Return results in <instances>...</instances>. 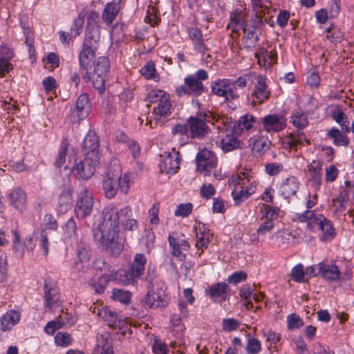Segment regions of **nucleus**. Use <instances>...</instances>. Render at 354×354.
<instances>
[{
	"instance_id": "bb28decb",
	"label": "nucleus",
	"mask_w": 354,
	"mask_h": 354,
	"mask_svg": "<svg viewBox=\"0 0 354 354\" xmlns=\"http://www.w3.org/2000/svg\"><path fill=\"white\" fill-rule=\"evenodd\" d=\"M100 39V32L98 26L87 27L83 45L98 48Z\"/></svg>"
},
{
	"instance_id": "cd10ccee",
	"label": "nucleus",
	"mask_w": 354,
	"mask_h": 354,
	"mask_svg": "<svg viewBox=\"0 0 354 354\" xmlns=\"http://www.w3.org/2000/svg\"><path fill=\"white\" fill-rule=\"evenodd\" d=\"M252 149L255 155L261 156L269 148L270 142L267 137L256 135L251 138Z\"/></svg>"
},
{
	"instance_id": "f3484780",
	"label": "nucleus",
	"mask_w": 354,
	"mask_h": 354,
	"mask_svg": "<svg viewBox=\"0 0 354 354\" xmlns=\"http://www.w3.org/2000/svg\"><path fill=\"white\" fill-rule=\"evenodd\" d=\"M97 315L112 328H121L124 324L123 318L116 312L111 310L106 306L98 308Z\"/></svg>"
},
{
	"instance_id": "c85d7f7f",
	"label": "nucleus",
	"mask_w": 354,
	"mask_h": 354,
	"mask_svg": "<svg viewBox=\"0 0 354 354\" xmlns=\"http://www.w3.org/2000/svg\"><path fill=\"white\" fill-rule=\"evenodd\" d=\"M121 1L122 0H113L106 4L102 13V18L106 24H111L115 19L120 9Z\"/></svg>"
},
{
	"instance_id": "f8f14e48",
	"label": "nucleus",
	"mask_w": 354,
	"mask_h": 354,
	"mask_svg": "<svg viewBox=\"0 0 354 354\" xmlns=\"http://www.w3.org/2000/svg\"><path fill=\"white\" fill-rule=\"evenodd\" d=\"M286 127V119L282 115L268 114L262 118V127L268 133L279 132Z\"/></svg>"
},
{
	"instance_id": "b1692460",
	"label": "nucleus",
	"mask_w": 354,
	"mask_h": 354,
	"mask_svg": "<svg viewBox=\"0 0 354 354\" xmlns=\"http://www.w3.org/2000/svg\"><path fill=\"white\" fill-rule=\"evenodd\" d=\"M21 319V313L16 310H8L0 319L1 328L2 331L10 330Z\"/></svg>"
},
{
	"instance_id": "2f4dec72",
	"label": "nucleus",
	"mask_w": 354,
	"mask_h": 354,
	"mask_svg": "<svg viewBox=\"0 0 354 354\" xmlns=\"http://www.w3.org/2000/svg\"><path fill=\"white\" fill-rule=\"evenodd\" d=\"M171 104L169 97L162 100L157 106L153 108V111L152 114L153 118L158 121L160 120L162 118H166L171 113Z\"/></svg>"
},
{
	"instance_id": "1a4fd4ad",
	"label": "nucleus",
	"mask_w": 354,
	"mask_h": 354,
	"mask_svg": "<svg viewBox=\"0 0 354 354\" xmlns=\"http://www.w3.org/2000/svg\"><path fill=\"white\" fill-rule=\"evenodd\" d=\"M179 153L174 149L160 155V171L169 176L176 174L179 168Z\"/></svg>"
},
{
	"instance_id": "473e14b6",
	"label": "nucleus",
	"mask_w": 354,
	"mask_h": 354,
	"mask_svg": "<svg viewBox=\"0 0 354 354\" xmlns=\"http://www.w3.org/2000/svg\"><path fill=\"white\" fill-rule=\"evenodd\" d=\"M211 237V233L209 232V230H206L204 227L203 228L200 227L198 230H196L195 246L198 248V250H201L199 255L203 253L204 249L207 248L208 244L210 242Z\"/></svg>"
},
{
	"instance_id": "2eb2a0df",
	"label": "nucleus",
	"mask_w": 354,
	"mask_h": 354,
	"mask_svg": "<svg viewBox=\"0 0 354 354\" xmlns=\"http://www.w3.org/2000/svg\"><path fill=\"white\" fill-rule=\"evenodd\" d=\"M220 140V147L223 152H230L240 147L239 140L232 133H229L230 131H227L225 126H217Z\"/></svg>"
},
{
	"instance_id": "37998d69",
	"label": "nucleus",
	"mask_w": 354,
	"mask_h": 354,
	"mask_svg": "<svg viewBox=\"0 0 354 354\" xmlns=\"http://www.w3.org/2000/svg\"><path fill=\"white\" fill-rule=\"evenodd\" d=\"M309 143L304 132L297 131L290 133L287 138V144L290 148Z\"/></svg>"
},
{
	"instance_id": "20e7f679",
	"label": "nucleus",
	"mask_w": 354,
	"mask_h": 354,
	"mask_svg": "<svg viewBox=\"0 0 354 354\" xmlns=\"http://www.w3.org/2000/svg\"><path fill=\"white\" fill-rule=\"evenodd\" d=\"M110 68V62L106 57H100L94 62V69L93 74V85L94 88L99 91V93H104L105 82L107 79Z\"/></svg>"
},
{
	"instance_id": "774afa93",
	"label": "nucleus",
	"mask_w": 354,
	"mask_h": 354,
	"mask_svg": "<svg viewBox=\"0 0 354 354\" xmlns=\"http://www.w3.org/2000/svg\"><path fill=\"white\" fill-rule=\"evenodd\" d=\"M192 204L186 203V204H180L177 206L175 210V215L177 216H187L192 211Z\"/></svg>"
},
{
	"instance_id": "4468645a",
	"label": "nucleus",
	"mask_w": 354,
	"mask_h": 354,
	"mask_svg": "<svg viewBox=\"0 0 354 354\" xmlns=\"http://www.w3.org/2000/svg\"><path fill=\"white\" fill-rule=\"evenodd\" d=\"M270 92L266 84V77L263 75H258L257 82L254 85L251 93L252 105L256 106L257 103L261 104L270 97Z\"/></svg>"
},
{
	"instance_id": "f03ea898",
	"label": "nucleus",
	"mask_w": 354,
	"mask_h": 354,
	"mask_svg": "<svg viewBox=\"0 0 354 354\" xmlns=\"http://www.w3.org/2000/svg\"><path fill=\"white\" fill-rule=\"evenodd\" d=\"M206 114L199 113L190 116L185 124H176L172 129V133L179 136L185 142L190 138H201L207 135L209 128L206 124Z\"/></svg>"
},
{
	"instance_id": "ea45409f",
	"label": "nucleus",
	"mask_w": 354,
	"mask_h": 354,
	"mask_svg": "<svg viewBox=\"0 0 354 354\" xmlns=\"http://www.w3.org/2000/svg\"><path fill=\"white\" fill-rule=\"evenodd\" d=\"M328 138L333 140V142L335 146H347L349 143V140L346 135L342 133L338 129L333 127L330 129L326 134Z\"/></svg>"
},
{
	"instance_id": "4be33fe9",
	"label": "nucleus",
	"mask_w": 354,
	"mask_h": 354,
	"mask_svg": "<svg viewBox=\"0 0 354 354\" xmlns=\"http://www.w3.org/2000/svg\"><path fill=\"white\" fill-rule=\"evenodd\" d=\"M322 166L323 162L313 160L308 165L310 181L316 189H319L322 183Z\"/></svg>"
},
{
	"instance_id": "bf43d9fd",
	"label": "nucleus",
	"mask_w": 354,
	"mask_h": 354,
	"mask_svg": "<svg viewBox=\"0 0 354 354\" xmlns=\"http://www.w3.org/2000/svg\"><path fill=\"white\" fill-rule=\"evenodd\" d=\"M245 349L249 354H258L261 349L260 341L254 337H249Z\"/></svg>"
},
{
	"instance_id": "aec40b11",
	"label": "nucleus",
	"mask_w": 354,
	"mask_h": 354,
	"mask_svg": "<svg viewBox=\"0 0 354 354\" xmlns=\"http://www.w3.org/2000/svg\"><path fill=\"white\" fill-rule=\"evenodd\" d=\"M230 22L227 24V28L231 29L233 32H239L240 30L245 31V14L244 11L239 9L233 10L230 14Z\"/></svg>"
},
{
	"instance_id": "393cba45",
	"label": "nucleus",
	"mask_w": 354,
	"mask_h": 354,
	"mask_svg": "<svg viewBox=\"0 0 354 354\" xmlns=\"http://www.w3.org/2000/svg\"><path fill=\"white\" fill-rule=\"evenodd\" d=\"M157 286H159L158 284ZM164 284H160V291L156 292L153 290L149 292L145 297L146 304L152 308H157L159 307L164 306L165 305V290H163Z\"/></svg>"
},
{
	"instance_id": "423d86ee",
	"label": "nucleus",
	"mask_w": 354,
	"mask_h": 354,
	"mask_svg": "<svg viewBox=\"0 0 354 354\" xmlns=\"http://www.w3.org/2000/svg\"><path fill=\"white\" fill-rule=\"evenodd\" d=\"M204 90L205 87L203 83L189 75L184 79V84L176 87V94L178 97L185 95L198 97L204 92Z\"/></svg>"
},
{
	"instance_id": "864d4df0",
	"label": "nucleus",
	"mask_w": 354,
	"mask_h": 354,
	"mask_svg": "<svg viewBox=\"0 0 354 354\" xmlns=\"http://www.w3.org/2000/svg\"><path fill=\"white\" fill-rule=\"evenodd\" d=\"M13 53L10 50H8L6 53V57H0V76L3 77L6 73H8L12 68V64L9 62L8 59L12 58Z\"/></svg>"
},
{
	"instance_id": "c756f323",
	"label": "nucleus",
	"mask_w": 354,
	"mask_h": 354,
	"mask_svg": "<svg viewBox=\"0 0 354 354\" xmlns=\"http://www.w3.org/2000/svg\"><path fill=\"white\" fill-rule=\"evenodd\" d=\"M245 178H247V183L250 182V180L248 179V176L242 177L241 175H239L237 177L236 183L241 185L240 189H236L232 192V196L233 197L234 203L237 205L245 201L250 197L248 192H246L245 189L244 185L246 183L245 182Z\"/></svg>"
},
{
	"instance_id": "de8ad7c7",
	"label": "nucleus",
	"mask_w": 354,
	"mask_h": 354,
	"mask_svg": "<svg viewBox=\"0 0 354 354\" xmlns=\"http://www.w3.org/2000/svg\"><path fill=\"white\" fill-rule=\"evenodd\" d=\"M50 234L51 233H49L48 232L41 231L39 230H38L35 233V239L39 242V244L40 247L42 248L45 256H47L48 253V236H50Z\"/></svg>"
},
{
	"instance_id": "a878e982",
	"label": "nucleus",
	"mask_w": 354,
	"mask_h": 354,
	"mask_svg": "<svg viewBox=\"0 0 354 354\" xmlns=\"http://www.w3.org/2000/svg\"><path fill=\"white\" fill-rule=\"evenodd\" d=\"M314 224L318 226L319 230L322 232L324 239H331L335 236V230L331 222L326 218L323 215L319 214L314 219Z\"/></svg>"
},
{
	"instance_id": "7ed1b4c3",
	"label": "nucleus",
	"mask_w": 354,
	"mask_h": 354,
	"mask_svg": "<svg viewBox=\"0 0 354 354\" xmlns=\"http://www.w3.org/2000/svg\"><path fill=\"white\" fill-rule=\"evenodd\" d=\"M102 187L105 196L113 198L118 191L127 194L130 188L129 178L127 175L122 176L120 172L109 171L103 178Z\"/></svg>"
},
{
	"instance_id": "a19ab883",
	"label": "nucleus",
	"mask_w": 354,
	"mask_h": 354,
	"mask_svg": "<svg viewBox=\"0 0 354 354\" xmlns=\"http://www.w3.org/2000/svg\"><path fill=\"white\" fill-rule=\"evenodd\" d=\"M348 200V194L346 191H342L339 196L332 201V207L334 214L339 216L346 208V203Z\"/></svg>"
},
{
	"instance_id": "8fccbe9b",
	"label": "nucleus",
	"mask_w": 354,
	"mask_h": 354,
	"mask_svg": "<svg viewBox=\"0 0 354 354\" xmlns=\"http://www.w3.org/2000/svg\"><path fill=\"white\" fill-rule=\"evenodd\" d=\"M97 346L99 354H113V347L107 337H104L103 335H101L100 337H97Z\"/></svg>"
},
{
	"instance_id": "4d7b16f0",
	"label": "nucleus",
	"mask_w": 354,
	"mask_h": 354,
	"mask_svg": "<svg viewBox=\"0 0 354 354\" xmlns=\"http://www.w3.org/2000/svg\"><path fill=\"white\" fill-rule=\"evenodd\" d=\"M168 97L166 93L162 90H153L148 93L146 100L151 103H159L162 100Z\"/></svg>"
},
{
	"instance_id": "5701e85b",
	"label": "nucleus",
	"mask_w": 354,
	"mask_h": 354,
	"mask_svg": "<svg viewBox=\"0 0 354 354\" xmlns=\"http://www.w3.org/2000/svg\"><path fill=\"white\" fill-rule=\"evenodd\" d=\"M318 272L328 281H337L342 279V274L338 267L335 264L319 263Z\"/></svg>"
},
{
	"instance_id": "603ef678",
	"label": "nucleus",
	"mask_w": 354,
	"mask_h": 354,
	"mask_svg": "<svg viewBox=\"0 0 354 354\" xmlns=\"http://www.w3.org/2000/svg\"><path fill=\"white\" fill-rule=\"evenodd\" d=\"M248 80V75L239 77L234 80H230V88L238 95V98L239 97V91L243 89L246 86Z\"/></svg>"
},
{
	"instance_id": "6ab92c4d",
	"label": "nucleus",
	"mask_w": 354,
	"mask_h": 354,
	"mask_svg": "<svg viewBox=\"0 0 354 354\" xmlns=\"http://www.w3.org/2000/svg\"><path fill=\"white\" fill-rule=\"evenodd\" d=\"M91 105L88 97L86 94L80 95L75 103V106L71 112L74 120L80 121L84 119L89 113Z\"/></svg>"
},
{
	"instance_id": "13d9d810",
	"label": "nucleus",
	"mask_w": 354,
	"mask_h": 354,
	"mask_svg": "<svg viewBox=\"0 0 354 354\" xmlns=\"http://www.w3.org/2000/svg\"><path fill=\"white\" fill-rule=\"evenodd\" d=\"M151 348L153 354H167L168 352L167 344L157 337H153Z\"/></svg>"
},
{
	"instance_id": "72a5a7b5",
	"label": "nucleus",
	"mask_w": 354,
	"mask_h": 354,
	"mask_svg": "<svg viewBox=\"0 0 354 354\" xmlns=\"http://www.w3.org/2000/svg\"><path fill=\"white\" fill-rule=\"evenodd\" d=\"M147 258L143 254L138 253L135 255L132 265L129 269L131 274L136 278L140 277L145 270Z\"/></svg>"
},
{
	"instance_id": "69168bd1",
	"label": "nucleus",
	"mask_w": 354,
	"mask_h": 354,
	"mask_svg": "<svg viewBox=\"0 0 354 354\" xmlns=\"http://www.w3.org/2000/svg\"><path fill=\"white\" fill-rule=\"evenodd\" d=\"M239 325V321L234 318H226L222 321L223 330L227 332L236 330Z\"/></svg>"
},
{
	"instance_id": "49530a36",
	"label": "nucleus",
	"mask_w": 354,
	"mask_h": 354,
	"mask_svg": "<svg viewBox=\"0 0 354 354\" xmlns=\"http://www.w3.org/2000/svg\"><path fill=\"white\" fill-rule=\"evenodd\" d=\"M131 293L128 290L114 288L112 290V299L127 305L131 301Z\"/></svg>"
},
{
	"instance_id": "39448f33",
	"label": "nucleus",
	"mask_w": 354,
	"mask_h": 354,
	"mask_svg": "<svg viewBox=\"0 0 354 354\" xmlns=\"http://www.w3.org/2000/svg\"><path fill=\"white\" fill-rule=\"evenodd\" d=\"M94 201L92 194L85 187H82L77 198L75 213L79 219L91 216L93 209Z\"/></svg>"
},
{
	"instance_id": "680f3d73",
	"label": "nucleus",
	"mask_w": 354,
	"mask_h": 354,
	"mask_svg": "<svg viewBox=\"0 0 354 354\" xmlns=\"http://www.w3.org/2000/svg\"><path fill=\"white\" fill-rule=\"evenodd\" d=\"M93 267L95 270L104 272V273L112 272L109 266L102 257H96L93 262Z\"/></svg>"
},
{
	"instance_id": "9d476101",
	"label": "nucleus",
	"mask_w": 354,
	"mask_h": 354,
	"mask_svg": "<svg viewBox=\"0 0 354 354\" xmlns=\"http://www.w3.org/2000/svg\"><path fill=\"white\" fill-rule=\"evenodd\" d=\"M197 169L204 172L205 175H209V172L216 167L217 158L215 153L207 149H203L196 156Z\"/></svg>"
},
{
	"instance_id": "052dcab7",
	"label": "nucleus",
	"mask_w": 354,
	"mask_h": 354,
	"mask_svg": "<svg viewBox=\"0 0 354 354\" xmlns=\"http://www.w3.org/2000/svg\"><path fill=\"white\" fill-rule=\"evenodd\" d=\"M287 324L288 328L290 330H293L301 327L304 324V322L299 315L293 313L289 315L287 317Z\"/></svg>"
},
{
	"instance_id": "f704fd0d",
	"label": "nucleus",
	"mask_w": 354,
	"mask_h": 354,
	"mask_svg": "<svg viewBox=\"0 0 354 354\" xmlns=\"http://www.w3.org/2000/svg\"><path fill=\"white\" fill-rule=\"evenodd\" d=\"M299 182L297 178H288L281 187V191L285 198H289L296 194L299 189Z\"/></svg>"
},
{
	"instance_id": "e2e57ef3",
	"label": "nucleus",
	"mask_w": 354,
	"mask_h": 354,
	"mask_svg": "<svg viewBox=\"0 0 354 354\" xmlns=\"http://www.w3.org/2000/svg\"><path fill=\"white\" fill-rule=\"evenodd\" d=\"M140 73L146 79H153L156 75L155 64L151 62L147 63L141 68Z\"/></svg>"
},
{
	"instance_id": "79ce46f5",
	"label": "nucleus",
	"mask_w": 354,
	"mask_h": 354,
	"mask_svg": "<svg viewBox=\"0 0 354 354\" xmlns=\"http://www.w3.org/2000/svg\"><path fill=\"white\" fill-rule=\"evenodd\" d=\"M290 119V122L298 129H302L308 125L307 115L300 109L293 111Z\"/></svg>"
},
{
	"instance_id": "0e129e2a",
	"label": "nucleus",
	"mask_w": 354,
	"mask_h": 354,
	"mask_svg": "<svg viewBox=\"0 0 354 354\" xmlns=\"http://www.w3.org/2000/svg\"><path fill=\"white\" fill-rule=\"evenodd\" d=\"M55 343L62 346H67L71 343V337L68 333L59 332L55 337Z\"/></svg>"
},
{
	"instance_id": "a18cd8bd",
	"label": "nucleus",
	"mask_w": 354,
	"mask_h": 354,
	"mask_svg": "<svg viewBox=\"0 0 354 354\" xmlns=\"http://www.w3.org/2000/svg\"><path fill=\"white\" fill-rule=\"evenodd\" d=\"M76 253L80 262H87L91 257V248L85 242L81 241L77 246Z\"/></svg>"
},
{
	"instance_id": "3c124183",
	"label": "nucleus",
	"mask_w": 354,
	"mask_h": 354,
	"mask_svg": "<svg viewBox=\"0 0 354 354\" xmlns=\"http://www.w3.org/2000/svg\"><path fill=\"white\" fill-rule=\"evenodd\" d=\"M252 10L259 21L263 22L266 13H268V8L263 6L261 0H252Z\"/></svg>"
},
{
	"instance_id": "412c9836",
	"label": "nucleus",
	"mask_w": 354,
	"mask_h": 354,
	"mask_svg": "<svg viewBox=\"0 0 354 354\" xmlns=\"http://www.w3.org/2000/svg\"><path fill=\"white\" fill-rule=\"evenodd\" d=\"M9 204L16 209L22 212L27 202L26 192L20 187L13 189L8 194Z\"/></svg>"
},
{
	"instance_id": "5fc2aeb1",
	"label": "nucleus",
	"mask_w": 354,
	"mask_h": 354,
	"mask_svg": "<svg viewBox=\"0 0 354 354\" xmlns=\"http://www.w3.org/2000/svg\"><path fill=\"white\" fill-rule=\"evenodd\" d=\"M67 147V140L66 138H64L61 142L58 156L55 162V165L57 167H61L64 166L66 158Z\"/></svg>"
},
{
	"instance_id": "dca6fc26",
	"label": "nucleus",
	"mask_w": 354,
	"mask_h": 354,
	"mask_svg": "<svg viewBox=\"0 0 354 354\" xmlns=\"http://www.w3.org/2000/svg\"><path fill=\"white\" fill-rule=\"evenodd\" d=\"M169 243L171 248V253L177 260L180 261H184L186 259V255L183 252L189 249V245L187 241L180 237L176 236L174 234L169 236Z\"/></svg>"
},
{
	"instance_id": "7c9ffc66",
	"label": "nucleus",
	"mask_w": 354,
	"mask_h": 354,
	"mask_svg": "<svg viewBox=\"0 0 354 354\" xmlns=\"http://www.w3.org/2000/svg\"><path fill=\"white\" fill-rule=\"evenodd\" d=\"M227 285L225 283H216L207 290L209 296L216 302L225 301Z\"/></svg>"
},
{
	"instance_id": "e433bc0d",
	"label": "nucleus",
	"mask_w": 354,
	"mask_h": 354,
	"mask_svg": "<svg viewBox=\"0 0 354 354\" xmlns=\"http://www.w3.org/2000/svg\"><path fill=\"white\" fill-rule=\"evenodd\" d=\"M112 281L117 283L124 286L133 284L136 277L131 274L130 270H118L115 272H111Z\"/></svg>"
},
{
	"instance_id": "a211bd4d",
	"label": "nucleus",
	"mask_w": 354,
	"mask_h": 354,
	"mask_svg": "<svg viewBox=\"0 0 354 354\" xmlns=\"http://www.w3.org/2000/svg\"><path fill=\"white\" fill-rule=\"evenodd\" d=\"M44 308L46 310L51 309L58 305L59 296L57 288L50 284V279L46 278L44 280Z\"/></svg>"
},
{
	"instance_id": "6e6d98bb",
	"label": "nucleus",
	"mask_w": 354,
	"mask_h": 354,
	"mask_svg": "<svg viewBox=\"0 0 354 354\" xmlns=\"http://www.w3.org/2000/svg\"><path fill=\"white\" fill-rule=\"evenodd\" d=\"M292 279L296 282L306 281L305 270L302 264L299 263L292 268L291 270Z\"/></svg>"
},
{
	"instance_id": "4c0bfd02",
	"label": "nucleus",
	"mask_w": 354,
	"mask_h": 354,
	"mask_svg": "<svg viewBox=\"0 0 354 354\" xmlns=\"http://www.w3.org/2000/svg\"><path fill=\"white\" fill-rule=\"evenodd\" d=\"M72 194L71 191L67 188L64 189L59 197L57 211L60 214L66 212L71 206Z\"/></svg>"
},
{
	"instance_id": "9b49d317",
	"label": "nucleus",
	"mask_w": 354,
	"mask_h": 354,
	"mask_svg": "<svg viewBox=\"0 0 354 354\" xmlns=\"http://www.w3.org/2000/svg\"><path fill=\"white\" fill-rule=\"evenodd\" d=\"M212 92L218 96L223 97L226 101H232L238 99V95L230 88V79H219L211 84Z\"/></svg>"
},
{
	"instance_id": "0eeeda50",
	"label": "nucleus",
	"mask_w": 354,
	"mask_h": 354,
	"mask_svg": "<svg viewBox=\"0 0 354 354\" xmlns=\"http://www.w3.org/2000/svg\"><path fill=\"white\" fill-rule=\"evenodd\" d=\"M97 48L82 45V48L79 54L80 70L82 79L85 82H88L91 76L88 73L91 63L95 57V53Z\"/></svg>"
},
{
	"instance_id": "338daca9",
	"label": "nucleus",
	"mask_w": 354,
	"mask_h": 354,
	"mask_svg": "<svg viewBox=\"0 0 354 354\" xmlns=\"http://www.w3.org/2000/svg\"><path fill=\"white\" fill-rule=\"evenodd\" d=\"M247 279V274L244 271H238L233 272L227 278V281L231 284H237Z\"/></svg>"
},
{
	"instance_id": "f257e3e1",
	"label": "nucleus",
	"mask_w": 354,
	"mask_h": 354,
	"mask_svg": "<svg viewBox=\"0 0 354 354\" xmlns=\"http://www.w3.org/2000/svg\"><path fill=\"white\" fill-rule=\"evenodd\" d=\"M131 212L129 207L118 209L113 205L104 207L102 225L93 230L94 240L118 257L124 248V239L119 236V224Z\"/></svg>"
},
{
	"instance_id": "c03bdc74",
	"label": "nucleus",
	"mask_w": 354,
	"mask_h": 354,
	"mask_svg": "<svg viewBox=\"0 0 354 354\" xmlns=\"http://www.w3.org/2000/svg\"><path fill=\"white\" fill-rule=\"evenodd\" d=\"M260 210L262 214V218H268L274 223L277 219L280 211L279 208L277 207L266 204H263L260 207Z\"/></svg>"
},
{
	"instance_id": "58836bf2",
	"label": "nucleus",
	"mask_w": 354,
	"mask_h": 354,
	"mask_svg": "<svg viewBox=\"0 0 354 354\" xmlns=\"http://www.w3.org/2000/svg\"><path fill=\"white\" fill-rule=\"evenodd\" d=\"M112 281L111 272L103 273L97 281L91 280L88 282L89 286L97 293H103L106 288L109 281Z\"/></svg>"
},
{
	"instance_id": "6e6552de",
	"label": "nucleus",
	"mask_w": 354,
	"mask_h": 354,
	"mask_svg": "<svg viewBox=\"0 0 354 354\" xmlns=\"http://www.w3.org/2000/svg\"><path fill=\"white\" fill-rule=\"evenodd\" d=\"M98 162L99 161H94L93 158L85 156L84 160L76 162L71 171L76 178L86 180L94 174Z\"/></svg>"
},
{
	"instance_id": "ddd939ff",
	"label": "nucleus",
	"mask_w": 354,
	"mask_h": 354,
	"mask_svg": "<svg viewBox=\"0 0 354 354\" xmlns=\"http://www.w3.org/2000/svg\"><path fill=\"white\" fill-rule=\"evenodd\" d=\"M85 156L93 158L94 161H99V140L94 131H89L82 142Z\"/></svg>"
},
{
	"instance_id": "09e8293b",
	"label": "nucleus",
	"mask_w": 354,
	"mask_h": 354,
	"mask_svg": "<svg viewBox=\"0 0 354 354\" xmlns=\"http://www.w3.org/2000/svg\"><path fill=\"white\" fill-rule=\"evenodd\" d=\"M43 222L44 223L39 230L48 232L49 233L57 231L58 225L51 214H45Z\"/></svg>"
},
{
	"instance_id": "c9c22d12",
	"label": "nucleus",
	"mask_w": 354,
	"mask_h": 354,
	"mask_svg": "<svg viewBox=\"0 0 354 354\" xmlns=\"http://www.w3.org/2000/svg\"><path fill=\"white\" fill-rule=\"evenodd\" d=\"M256 118L251 114H246L240 117L236 125L237 131L250 133L255 128Z\"/></svg>"
}]
</instances>
